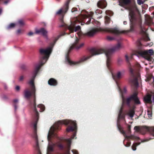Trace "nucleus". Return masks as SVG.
<instances>
[{
	"label": "nucleus",
	"mask_w": 154,
	"mask_h": 154,
	"mask_svg": "<svg viewBox=\"0 0 154 154\" xmlns=\"http://www.w3.org/2000/svg\"><path fill=\"white\" fill-rule=\"evenodd\" d=\"M48 59L42 58L39 63L36 65L34 71L32 72V79L28 82L29 84L31 86V92L28 89L25 90L24 92V97L27 99H29L30 97L32 94H34V100L33 103L31 104V105L33 107V111L35 112V122L33 124V128L34 130L33 137L35 139V143L34 146L37 150L38 154H41L39 149L37 137L36 133L37 124L38 119V114L36 109L35 104L36 98L35 95L36 89L34 83V81L41 67L48 60Z\"/></svg>",
	"instance_id": "f257e3e1"
},
{
	"label": "nucleus",
	"mask_w": 154,
	"mask_h": 154,
	"mask_svg": "<svg viewBox=\"0 0 154 154\" xmlns=\"http://www.w3.org/2000/svg\"><path fill=\"white\" fill-rule=\"evenodd\" d=\"M63 124L66 125H71V126L66 128V130L67 132L72 131H75L73 136L71 138L68 139L66 140L67 144V148L68 149H69L71 143V140L74 138L76 133V131L77 129L75 121L67 120H60L56 122L54 125L51 126L49 131L48 135V144L47 147V154H51L50 152L54 151V148L56 146H58L60 149L63 148V146L62 144H60L58 145L56 144L53 143L50 141L52 137L56 136V134L54 132L55 130L59 129L60 126Z\"/></svg>",
	"instance_id": "f03ea898"
},
{
	"label": "nucleus",
	"mask_w": 154,
	"mask_h": 154,
	"mask_svg": "<svg viewBox=\"0 0 154 154\" xmlns=\"http://www.w3.org/2000/svg\"><path fill=\"white\" fill-rule=\"evenodd\" d=\"M117 87L119 88V90L121 93L122 100V106L119 110L118 119L117 120V125L119 131L125 137V139L123 143L125 146L126 147L129 146L131 145V142L129 139H135L137 143H134L132 146L131 148L134 151H135L136 149V146L140 144V143L144 142L146 140H141L137 136H135L133 135L130 136H128L125 134V131L122 129L121 127L119 125L120 121L121 120H123L124 119L125 117V114L123 112V107L125 102V99L124 98L123 96L122 92L119 88L118 84H116Z\"/></svg>",
	"instance_id": "7ed1b4c3"
},
{
	"label": "nucleus",
	"mask_w": 154,
	"mask_h": 154,
	"mask_svg": "<svg viewBox=\"0 0 154 154\" xmlns=\"http://www.w3.org/2000/svg\"><path fill=\"white\" fill-rule=\"evenodd\" d=\"M121 46L119 44H118L116 45L113 48L110 50L109 51L106 52H105L102 49H91L90 51L89 56L87 58H90L93 57L94 55L100 54L105 53L106 56L108 57L110 56L111 54V51H117L120 49Z\"/></svg>",
	"instance_id": "20e7f679"
},
{
	"label": "nucleus",
	"mask_w": 154,
	"mask_h": 154,
	"mask_svg": "<svg viewBox=\"0 0 154 154\" xmlns=\"http://www.w3.org/2000/svg\"><path fill=\"white\" fill-rule=\"evenodd\" d=\"M134 130L135 131L134 134L136 133H140L142 134H144L147 131H148L150 136H152L149 139L154 138V127H148L144 126L140 128L138 126H136L134 127Z\"/></svg>",
	"instance_id": "39448f33"
},
{
	"label": "nucleus",
	"mask_w": 154,
	"mask_h": 154,
	"mask_svg": "<svg viewBox=\"0 0 154 154\" xmlns=\"http://www.w3.org/2000/svg\"><path fill=\"white\" fill-rule=\"evenodd\" d=\"M131 2V0H120L119 5L123 7L129 11V15L130 17V20H133L134 18V8L131 5H128Z\"/></svg>",
	"instance_id": "423d86ee"
},
{
	"label": "nucleus",
	"mask_w": 154,
	"mask_h": 154,
	"mask_svg": "<svg viewBox=\"0 0 154 154\" xmlns=\"http://www.w3.org/2000/svg\"><path fill=\"white\" fill-rule=\"evenodd\" d=\"M75 23L74 22L72 23L68 27V29L71 32H72L74 31L77 32V34L79 36H81L82 32H81V27L80 26H78L75 27Z\"/></svg>",
	"instance_id": "0eeeda50"
},
{
	"label": "nucleus",
	"mask_w": 154,
	"mask_h": 154,
	"mask_svg": "<svg viewBox=\"0 0 154 154\" xmlns=\"http://www.w3.org/2000/svg\"><path fill=\"white\" fill-rule=\"evenodd\" d=\"M137 94L135 92L127 99V104L129 106H130V103L131 100H133L136 104H139L140 103L139 98L137 97Z\"/></svg>",
	"instance_id": "6e6552de"
},
{
	"label": "nucleus",
	"mask_w": 154,
	"mask_h": 154,
	"mask_svg": "<svg viewBox=\"0 0 154 154\" xmlns=\"http://www.w3.org/2000/svg\"><path fill=\"white\" fill-rule=\"evenodd\" d=\"M54 45V44L51 45L50 46L46 49L42 48L40 49L39 50L40 53L44 55L47 57H49L52 51Z\"/></svg>",
	"instance_id": "1a4fd4ad"
},
{
	"label": "nucleus",
	"mask_w": 154,
	"mask_h": 154,
	"mask_svg": "<svg viewBox=\"0 0 154 154\" xmlns=\"http://www.w3.org/2000/svg\"><path fill=\"white\" fill-rule=\"evenodd\" d=\"M79 39L77 38L72 45L70 48L69 50L75 49L78 50L82 48L84 46V44L83 43H79Z\"/></svg>",
	"instance_id": "9d476101"
},
{
	"label": "nucleus",
	"mask_w": 154,
	"mask_h": 154,
	"mask_svg": "<svg viewBox=\"0 0 154 154\" xmlns=\"http://www.w3.org/2000/svg\"><path fill=\"white\" fill-rule=\"evenodd\" d=\"M101 30V29L99 27L93 28L90 29L88 32L85 33L84 35L89 37H91Z\"/></svg>",
	"instance_id": "9b49d317"
},
{
	"label": "nucleus",
	"mask_w": 154,
	"mask_h": 154,
	"mask_svg": "<svg viewBox=\"0 0 154 154\" xmlns=\"http://www.w3.org/2000/svg\"><path fill=\"white\" fill-rule=\"evenodd\" d=\"M103 30L107 32L112 33L116 35L124 33L125 32L124 31L120 30L118 29H112L109 28H104Z\"/></svg>",
	"instance_id": "f8f14e48"
},
{
	"label": "nucleus",
	"mask_w": 154,
	"mask_h": 154,
	"mask_svg": "<svg viewBox=\"0 0 154 154\" xmlns=\"http://www.w3.org/2000/svg\"><path fill=\"white\" fill-rule=\"evenodd\" d=\"M135 107L133 106L132 108H130L125 112V114L128 117V119H132L135 114Z\"/></svg>",
	"instance_id": "ddd939ff"
},
{
	"label": "nucleus",
	"mask_w": 154,
	"mask_h": 154,
	"mask_svg": "<svg viewBox=\"0 0 154 154\" xmlns=\"http://www.w3.org/2000/svg\"><path fill=\"white\" fill-rule=\"evenodd\" d=\"M69 3V2H66L63 8L60 9L58 11H57L56 13V14L61 15H63L64 14H65L68 10Z\"/></svg>",
	"instance_id": "4468645a"
},
{
	"label": "nucleus",
	"mask_w": 154,
	"mask_h": 154,
	"mask_svg": "<svg viewBox=\"0 0 154 154\" xmlns=\"http://www.w3.org/2000/svg\"><path fill=\"white\" fill-rule=\"evenodd\" d=\"M88 58H82L79 61L77 62H73L69 58H66V63L70 65H72L78 64L80 63L86 61Z\"/></svg>",
	"instance_id": "2eb2a0df"
},
{
	"label": "nucleus",
	"mask_w": 154,
	"mask_h": 154,
	"mask_svg": "<svg viewBox=\"0 0 154 154\" xmlns=\"http://www.w3.org/2000/svg\"><path fill=\"white\" fill-rule=\"evenodd\" d=\"M153 51L152 49H151L143 51H140L139 54L142 57H144L147 55H152L153 54Z\"/></svg>",
	"instance_id": "dca6fc26"
},
{
	"label": "nucleus",
	"mask_w": 154,
	"mask_h": 154,
	"mask_svg": "<svg viewBox=\"0 0 154 154\" xmlns=\"http://www.w3.org/2000/svg\"><path fill=\"white\" fill-rule=\"evenodd\" d=\"M152 96V100L154 102V94L152 93H151L150 94L148 93L144 98L145 101L150 102L151 101V98Z\"/></svg>",
	"instance_id": "f3484780"
},
{
	"label": "nucleus",
	"mask_w": 154,
	"mask_h": 154,
	"mask_svg": "<svg viewBox=\"0 0 154 154\" xmlns=\"http://www.w3.org/2000/svg\"><path fill=\"white\" fill-rule=\"evenodd\" d=\"M35 33L37 34H42L44 36L46 37H47L48 32L44 28H42L40 29H36L35 30Z\"/></svg>",
	"instance_id": "a211bd4d"
},
{
	"label": "nucleus",
	"mask_w": 154,
	"mask_h": 154,
	"mask_svg": "<svg viewBox=\"0 0 154 154\" xmlns=\"http://www.w3.org/2000/svg\"><path fill=\"white\" fill-rule=\"evenodd\" d=\"M97 6L101 8H105L106 6V2L105 0H99L97 3Z\"/></svg>",
	"instance_id": "6ab92c4d"
},
{
	"label": "nucleus",
	"mask_w": 154,
	"mask_h": 154,
	"mask_svg": "<svg viewBox=\"0 0 154 154\" xmlns=\"http://www.w3.org/2000/svg\"><path fill=\"white\" fill-rule=\"evenodd\" d=\"M112 77L113 79L114 80H115V78L116 77L117 79H120L124 75V71H119L118 72L116 75V76H115L112 73Z\"/></svg>",
	"instance_id": "aec40b11"
},
{
	"label": "nucleus",
	"mask_w": 154,
	"mask_h": 154,
	"mask_svg": "<svg viewBox=\"0 0 154 154\" xmlns=\"http://www.w3.org/2000/svg\"><path fill=\"white\" fill-rule=\"evenodd\" d=\"M145 20L146 23L149 25L152 23V18L148 15H145Z\"/></svg>",
	"instance_id": "412c9836"
},
{
	"label": "nucleus",
	"mask_w": 154,
	"mask_h": 154,
	"mask_svg": "<svg viewBox=\"0 0 154 154\" xmlns=\"http://www.w3.org/2000/svg\"><path fill=\"white\" fill-rule=\"evenodd\" d=\"M132 83V86L135 88H137L138 86V83L137 78H135L134 79L130 80Z\"/></svg>",
	"instance_id": "4be33fe9"
},
{
	"label": "nucleus",
	"mask_w": 154,
	"mask_h": 154,
	"mask_svg": "<svg viewBox=\"0 0 154 154\" xmlns=\"http://www.w3.org/2000/svg\"><path fill=\"white\" fill-rule=\"evenodd\" d=\"M48 83L49 85L53 86H55L57 84L56 80L53 78H51L49 80Z\"/></svg>",
	"instance_id": "5701e85b"
},
{
	"label": "nucleus",
	"mask_w": 154,
	"mask_h": 154,
	"mask_svg": "<svg viewBox=\"0 0 154 154\" xmlns=\"http://www.w3.org/2000/svg\"><path fill=\"white\" fill-rule=\"evenodd\" d=\"M94 14L93 13L91 12H90L88 13L87 15H82V17L84 18V19H85L88 17H89V20H90V19H91L93 16Z\"/></svg>",
	"instance_id": "b1692460"
},
{
	"label": "nucleus",
	"mask_w": 154,
	"mask_h": 154,
	"mask_svg": "<svg viewBox=\"0 0 154 154\" xmlns=\"http://www.w3.org/2000/svg\"><path fill=\"white\" fill-rule=\"evenodd\" d=\"M147 80L149 84L153 83L154 82V77L153 76H151L150 75L148 76L147 77Z\"/></svg>",
	"instance_id": "393cba45"
},
{
	"label": "nucleus",
	"mask_w": 154,
	"mask_h": 154,
	"mask_svg": "<svg viewBox=\"0 0 154 154\" xmlns=\"http://www.w3.org/2000/svg\"><path fill=\"white\" fill-rule=\"evenodd\" d=\"M145 62L146 63V64H147L148 63L151 64L154 61V59L153 58H144Z\"/></svg>",
	"instance_id": "a878e982"
},
{
	"label": "nucleus",
	"mask_w": 154,
	"mask_h": 154,
	"mask_svg": "<svg viewBox=\"0 0 154 154\" xmlns=\"http://www.w3.org/2000/svg\"><path fill=\"white\" fill-rule=\"evenodd\" d=\"M134 57H138V56L134 53L131 54L129 56H128L127 54L125 55V58H128V57L130 58H133Z\"/></svg>",
	"instance_id": "bb28decb"
},
{
	"label": "nucleus",
	"mask_w": 154,
	"mask_h": 154,
	"mask_svg": "<svg viewBox=\"0 0 154 154\" xmlns=\"http://www.w3.org/2000/svg\"><path fill=\"white\" fill-rule=\"evenodd\" d=\"M37 107L40 109L39 111L41 112L43 111L45 109L44 106L42 104H40L38 105Z\"/></svg>",
	"instance_id": "cd10ccee"
},
{
	"label": "nucleus",
	"mask_w": 154,
	"mask_h": 154,
	"mask_svg": "<svg viewBox=\"0 0 154 154\" xmlns=\"http://www.w3.org/2000/svg\"><path fill=\"white\" fill-rule=\"evenodd\" d=\"M16 24L14 23H11L7 28V29H9L14 27Z\"/></svg>",
	"instance_id": "c85d7f7f"
},
{
	"label": "nucleus",
	"mask_w": 154,
	"mask_h": 154,
	"mask_svg": "<svg viewBox=\"0 0 154 154\" xmlns=\"http://www.w3.org/2000/svg\"><path fill=\"white\" fill-rule=\"evenodd\" d=\"M110 22V19L109 18L106 16L105 17V23L106 24H108Z\"/></svg>",
	"instance_id": "c756f323"
},
{
	"label": "nucleus",
	"mask_w": 154,
	"mask_h": 154,
	"mask_svg": "<svg viewBox=\"0 0 154 154\" xmlns=\"http://www.w3.org/2000/svg\"><path fill=\"white\" fill-rule=\"evenodd\" d=\"M146 0H137V3L138 4L141 5L143 4Z\"/></svg>",
	"instance_id": "7c9ffc66"
},
{
	"label": "nucleus",
	"mask_w": 154,
	"mask_h": 154,
	"mask_svg": "<svg viewBox=\"0 0 154 154\" xmlns=\"http://www.w3.org/2000/svg\"><path fill=\"white\" fill-rule=\"evenodd\" d=\"M82 15H81L78 18H76L75 21H77V22H78L79 20H82L84 19V18L82 17Z\"/></svg>",
	"instance_id": "2f4dec72"
},
{
	"label": "nucleus",
	"mask_w": 154,
	"mask_h": 154,
	"mask_svg": "<svg viewBox=\"0 0 154 154\" xmlns=\"http://www.w3.org/2000/svg\"><path fill=\"white\" fill-rule=\"evenodd\" d=\"M106 13L107 15L111 16L112 15V12L110 11H106Z\"/></svg>",
	"instance_id": "473e14b6"
},
{
	"label": "nucleus",
	"mask_w": 154,
	"mask_h": 154,
	"mask_svg": "<svg viewBox=\"0 0 154 154\" xmlns=\"http://www.w3.org/2000/svg\"><path fill=\"white\" fill-rule=\"evenodd\" d=\"M147 114L149 118H150L152 116V113L151 111L148 110L147 112Z\"/></svg>",
	"instance_id": "72a5a7b5"
},
{
	"label": "nucleus",
	"mask_w": 154,
	"mask_h": 154,
	"mask_svg": "<svg viewBox=\"0 0 154 154\" xmlns=\"http://www.w3.org/2000/svg\"><path fill=\"white\" fill-rule=\"evenodd\" d=\"M18 23L20 25H22L24 24L23 21L22 20H20L18 22Z\"/></svg>",
	"instance_id": "f704fd0d"
},
{
	"label": "nucleus",
	"mask_w": 154,
	"mask_h": 154,
	"mask_svg": "<svg viewBox=\"0 0 154 154\" xmlns=\"http://www.w3.org/2000/svg\"><path fill=\"white\" fill-rule=\"evenodd\" d=\"M102 12V11L100 9H97L95 11L96 14H101Z\"/></svg>",
	"instance_id": "c9c22d12"
},
{
	"label": "nucleus",
	"mask_w": 154,
	"mask_h": 154,
	"mask_svg": "<svg viewBox=\"0 0 154 154\" xmlns=\"http://www.w3.org/2000/svg\"><path fill=\"white\" fill-rule=\"evenodd\" d=\"M110 61H111V58H107V59L106 60V64H107V65L108 67L109 63V62Z\"/></svg>",
	"instance_id": "e433bc0d"
},
{
	"label": "nucleus",
	"mask_w": 154,
	"mask_h": 154,
	"mask_svg": "<svg viewBox=\"0 0 154 154\" xmlns=\"http://www.w3.org/2000/svg\"><path fill=\"white\" fill-rule=\"evenodd\" d=\"M72 152L73 154H78V152L76 150H72Z\"/></svg>",
	"instance_id": "4c0bfd02"
},
{
	"label": "nucleus",
	"mask_w": 154,
	"mask_h": 154,
	"mask_svg": "<svg viewBox=\"0 0 154 154\" xmlns=\"http://www.w3.org/2000/svg\"><path fill=\"white\" fill-rule=\"evenodd\" d=\"M34 33L32 32H30L28 33V35L29 36H31L33 35Z\"/></svg>",
	"instance_id": "58836bf2"
},
{
	"label": "nucleus",
	"mask_w": 154,
	"mask_h": 154,
	"mask_svg": "<svg viewBox=\"0 0 154 154\" xmlns=\"http://www.w3.org/2000/svg\"><path fill=\"white\" fill-rule=\"evenodd\" d=\"M16 90L17 91H19L20 89V87L19 86H17L15 87Z\"/></svg>",
	"instance_id": "ea45409f"
},
{
	"label": "nucleus",
	"mask_w": 154,
	"mask_h": 154,
	"mask_svg": "<svg viewBox=\"0 0 154 154\" xmlns=\"http://www.w3.org/2000/svg\"><path fill=\"white\" fill-rule=\"evenodd\" d=\"M130 128H131V126L130 125H128V133H131V130H130Z\"/></svg>",
	"instance_id": "a19ab883"
},
{
	"label": "nucleus",
	"mask_w": 154,
	"mask_h": 154,
	"mask_svg": "<svg viewBox=\"0 0 154 154\" xmlns=\"http://www.w3.org/2000/svg\"><path fill=\"white\" fill-rule=\"evenodd\" d=\"M129 71H130V72L131 73L132 75H133V69L131 68H130L129 69Z\"/></svg>",
	"instance_id": "79ce46f5"
},
{
	"label": "nucleus",
	"mask_w": 154,
	"mask_h": 154,
	"mask_svg": "<svg viewBox=\"0 0 154 154\" xmlns=\"http://www.w3.org/2000/svg\"><path fill=\"white\" fill-rule=\"evenodd\" d=\"M23 79V77L22 76H21L19 79V80L20 81H22Z\"/></svg>",
	"instance_id": "37998d69"
},
{
	"label": "nucleus",
	"mask_w": 154,
	"mask_h": 154,
	"mask_svg": "<svg viewBox=\"0 0 154 154\" xmlns=\"http://www.w3.org/2000/svg\"><path fill=\"white\" fill-rule=\"evenodd\" d=\"M77 8H73L72 9V12H73L74 11H76V10H77Z\"/></svg>",
	"instance_id": "c03bdc74"
},
{
	"label": "nucleus",
	"mask_w": 154,
	"mask_h": 154,
	"mask_svg": "<svg viewBox=\"0 0 154 154\" xmlns=\"http://www.w3.org/2000/svg\"><path fill=\"white\" fill-rule=\"evenodd\" d=\"M131 59V58H126V61L127 63H129V61H130V59Z\"/></svg>",
	"instance_id": "a18cd8bd"
},
{
	"label": "nucleus",
	"mask_w": 154,
	"mask_h": 154,
	"mask_svg": "<svg viewBox=\"0 0 154 154\" xmlns=\"http://www.w3.org/2000/svg\"><path fill=\"white\" fill-rule=\"evenodd\" d=\"M17 34H20L21 33V31L20 29H19L18 30L17 32Z\"/></svg>",
	"instance_id": "49530a36"
},
{
	"label": "nucleus",
	"mask_w": 154,
	"mask_h": 154,
	"mask_svg": "<svg viewBox=\"0 0 154 154\" xmlns=\"http://www.w3.org/2000/svg\"><path fill=\"white\" fill-rule=\"evenodd\" d=\"M118 62L119 63H120L122 62V60L120 58L118 60Z\"/></svg>",
	"instance_id": "de8ad7c7"
},
{
	"label": "nucleus",
	"mask_w": 154,
	"mask_h": 154,
	"mask_svg": "<svg viewBox=\"0 0 154 154\" xmlns=\"http://www.w3.org/2000/svg\"><path fill=\"white\" fill-rule=\"evenodd\" d=\"M14 103H17L18 102V100L17 99H14Z\"/></svg>",
	"instance_id": "09e8293b"
},
{
	"label": "nucleus",
	"mask_w": 154,
	"mask_h": 154,
	"mask_svg": "<svg viewBox=\"0 0 154 154\" xmlns=\"http://www.w3.org/2000/svg\"><path fill=\"white\" fill-rule=\"evenodd\" d=\"M14 106V110L15 111L17 109V106L16 105H15Z\"/></svg>",
	"instance_id": "8fccbe9b"
},
{
	"label": "nucleus",
	"mask_w": 154,
	"mask_h": 154,
	"mask_svg": "<svg viewBox=\"0 0 154 154\" xmlns=\"http://www.w3.org/2000/svg\"><path fill=\"white\" fill-rule=\"evenodd\" d=\"M124 92L125 93H126V92H127V90H126V89L125 88L124 89Z\"/></svg>",
	"instance_id": "3c124183"
},
{
	"label": "nucleus",
	"mask_w": 154,
	"mask_h": 154,
	"mask_svg": "<svg viewBox=\"0 0 154 154\" xmlns=\"http://www.w3.org/2000/svg\"><path fill=\"white\" fill-rule=\"evenodd\" d=\"M127 23V22L126 21H125L123 22V24L124 25H126Z\"/></svg>",
	"instance_id": "603ef678"
},
{
	"label": "nucleus",
	"mask_w": 154,
	"mask_h": 154,
	"mask_svg": "<svg viewBox=\"0 0 154 154\" xmlns=\"http://www.w3.org/2000/svg\"><path fill=\"white\" fill-rule=\"evenodd\" d=\"M2 11V9L1 8H0V14H1Z\"/></svg>",
	"instance_id": "864d4df0"
},
{
	"label": "nucleus",
	"mask_w": 154,
	"mask_h": 154,
	"mask_svg": "<svg viewBox=\"0 0 154 154\" xmlns=\"http://www.w3.org/2000/svg\"><path fill=\"white\" fill-rule=\"evenodd\" d=\"M142 29V31L143 32H145L146 31V30L145 29Z\"/></svg>",
	"instance_id": "5fc2aeb1"
},
{
	"label": "nucleus",
	"mask_w": 154,
	"mask_h": 154,
	"mask_svg": "<svg viewBox=\"0 0 154 154\" xmlns=\"http://www.w3.org/2000/svg\"><path fill=\"white\" fill-rule=\"evenodd\" d=\"M8 1H5L4 2V3L5 4H7L8 3Z\"/></svg>",
	"instance_id": "6e6d98bb"
},
{
	"label": "nucleus",
	"mask_w": 154,
	"mask_h": 154,
	"mask_svg": "<svg viewBox=\"0 0 154 154\" xmlns=\"http://www.w3.org/2000/svg\"><path fill=\"white\" fill-rule=\"evenodd\" d=\"M153 8H154V7H152L151 8H149V9H150V10H151V9H152Z\"/></svg>",
	"instance_id": "4d7b16f0"
},
{
	"label": "nucleus",
	"mask_w": 154,
	"mask_h": 154,
	"mask_svg": "<svg viewBox=\"0 0 154 154\" xmlns=\"http://www.w3.org/2000/svg\"><path fill=\"white\" fill-rule=\"evenodd\" d=\"M146 40L147 41V40H149V38L148 37H147V38H146Z\"/></svg>",
	"instance_id": "13d9d810"
},
{
	"label": "nucleus",
	"mask_w": 154,
	"mask_h": 154,
	"mask_svg": "<svg viewBox=\"0 0 154 154\" xmlns=\"http://www.w3.org/2000/svg\"><path fill=\"white\" fill-rule=\"evenodd\" d=\"M89 23H90V22H89V21H88L86 22V23H87V24H89Z\"/></svg>",
	"instance_id": "bf43d9fd"
},
{
	"label": "nucleus",
	"mask_w": 154,
	"mask_h": 154,
	"mask_svg": "<svg viewBox=\"0 0 154 154\" xmlns=\"http://www.w3.org/2000/svg\"><path fill=\"white\" fill-rule=\"evenodd\" d=\"M69 154V151H68L67 152V154Z\"/></svg>",
	"instance_id": "052dcab7"
},
{
	"label": "nucleus",
	"mask_w": 154,
	"mask_h": 154,
	"mask_svg": "<svg viewBox=\"0 0 154 154\" xmlns=\"http://www.w3.org/2000/svg\"><path fill=\"white\" fill-rule=\"evenodd\" d=\"M152 44L150 45H152Z\"/></svg>",
	"instance_id": "680f3d73"
},
{
	"label": "nucleus",
	"mask_w": 154,
	"mask_h": 154,
	"mask_svg": "<svg viewBox=\"0 0 154 154\" xmlns=\"http://www.w3.org/2000/svg\"><path fill=\"white\" fill-rule=\"evenodd\" d=\"M81 25H83V23H82Z\"/></svg>",
	"instance_id": "e2e57ef3"
},
{
	"label": "nucleus",
	"mask_w": 154,
	"mask_h": 154,
	"mask_svg": "<svg viewBox=\"0 0 154 154\" xmlns=\"http://www.w3.org/2000/svg\"><path fill=\"white\" fill-rule=\"evenodd\" d=\"M153 14L154 15V12L153 13Z\"/></svg>",
	"instance_id": "0e129e2a"
}]
</instances>
